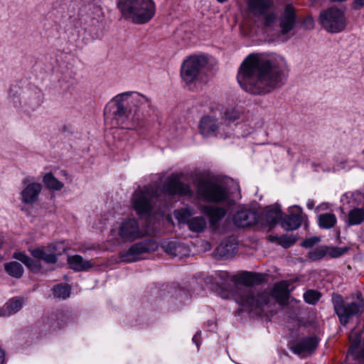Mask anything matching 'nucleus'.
Returning a JSON list of instances; mask_svg holds the SVG:
<instances>
[{"instance_id":"f257e3e1","label":"nucleus","mask_w":364,"mask_h":364,"mask_svg":"<svg viewBox=\"0 0 364 364\" xmlns=\"http://www.w3.org/2000/svg\"><path fill=\"white\" fill-rule=\"evenodd\" d=\"M287 71L284 57L276 54L252 53L241 63L237 79L245 92L263 95L283 84Z\"/></svg>"},{"instance_id":"f03ea898","label":"nucleus","mask_w":364,"mask_h":364,"mask_svg":"<svg viewBox=\"0 0 364 364\" xmlns=\"http://www.w3.org/2000/svg\"><path fill=\"white\" fill-rule=\"evenodd\" d=\"M264 279L262 273L245 272L240 277V284L235 289V300L247 308L253 317L264 314V307L269 303L271 297L282 305L287 303L289 298V284L286 281L274 284L271 293L255 286L262 284Z\"/></svg>"},{"instance_id":"7ed1b4c3","label":"nucleus","mask_w":364,"mask_h":364,"mask_svg":"<svg viewBox=\"0 0 364 364\" xmlns=\"http://www.w3.org/2000/svg\"><path fill=\"white\" fill-rule=\"evenodd\" d=\"M191 196L190 186L181 181L178 175L171 174L164 181L162 188L157 184L145 186L136 190L132 197V207L141 218H149L154 208H161L166 203L164 196Z\"/></svg>"},{"instance_id":"20e7f679","label":"nucleus","mask_w":364,"mask_h":364,"mask_svg":"<svg viewBox=\"0 0 364 364\" xmlns=\"http://www.w3.org/2000/svg\"><path fill=\"white\" fill-rule=\"evenodd\" d=\"M148 97L136 92H125L114 97L105 106V120L114 125L128 128L124 123L131 119L136 124L146 120L151 111Z\"/></svg>"},{"instance_id":"39448f33","label":"nucleus","mask_w":364,"mask_h":364,"mask_svg":"<svg viewBox=\"0 0 364 364\" xmlns=\"http://www.w3.org/2000/svg\"><path fill=\"white\" fill-rule=\"evenodd\" d=\"M117 5L122 16L135 24L149 22L156 11L153 0H117Z\"/></svg>"},{"instance_id":"423d86ee","label":"nucleus","mask_w":364,"mask_h":364,"mask_svg":"<svg viewBox=\"0 0 364 364\" xmlns=\"http://www.w3.org/2000/svg\"><path fill=\"white\" fill-rule=\"evenodd\" d=\"M70 18L77 16L85 31L97 27L102 22L103 11L100 6L87 0H72L68 7Z\"/></svg>"},{"instance_id":"0eeeda50","label":"nucleus","mask_w":364,"mask_h":364,"mask_svg":"<svg viewBox=\"0 0 364 364\" xmlns=\"http://www.w3.org/2000/svg\"><path fill=\"white\" fill-rule=\"evenodd\" d=\"M318 22L324 30L331 33H341L346 27L344 11L334 6L320 11Z\"/></svg>"},{"instance_id":"6e6552de","label":"nucleus","mask_w":364,"mask_h":364,"mask_svg":"<svg viewBox=\"0 0 364 364\" xmlns=\"http://www.w3.org/2000/svg\"><path fill=\"white\" fill-rule=\"evenodd\" d=\"M208 63L204 55H190L183 60L181 66V77L187 85L195 82Z\"/></svg>"},{"instance_id":"1a4fd4ad","label":"nucleus","mask_w":364,"mask_h":364,"mask_svg":"<svg viewBox=\"0 0 364 364\" xmlns=\"http://www.w3.org/2000/svg\"><path fill=\"white\" fill-rule=\"evenodd\" d=\"M198 194L205 200L212 203H222L227 200L228 191L225 186L209 179L198 181Z\"/></svg>"},{"instance_id":"9d476101","label":"nucleus","mask_w":364,"mask_h":364,"mask_svg":"<svg viewBox=\"0 0 364 364\" xmlns=\"http://www.w3.org/2000/svg\"><path fill=\"white\" fill-rule=\"evenodd\" d=\"M332 303L335 313L339 318L341 325L346 326L350 318L361 314L363 307V304L356 302L344 304L343 297L341 295H336L333 297Z\"/></svg>"},{"instance_id":"9b49d317","label":"nucleus","mask_w":364,"mask_h":364,"mask_svg":"<svg viewBox=\"0 0 364 364\" xmlns=\"http://www.w3.org/2000/svg\"><path fill=\"white\" fill-rule=\"evenodd\" d=\"M158 248L157 242L153 239H146L132 245L127 250L120 253V258L124 262L137 261L141 255L154 252Z\"/></svg>"},{"instance_id":"f8f14e48","label":"nucleus","mask_w":364,"mask_h":364,"mask_svg":"<svg viewBox=\"0 0 364 364\" xmlns=\"http://www.w3.org/2000/svg\"><path fill=\"white\" fill-rule=\"evenodd\" d=\"M193 208H181L175 211V216L181 224H186L193 232H202L206 227V220L203 216H193Z\"/></svg>"},{"instance_id":"ddd939ff","label":"nucleus","mask_w":364,"mask_h":364,"mask_svg":"<svg viewBox=\"0 0 364 364\" xmlns=\"http://www.w3.org/2000/svg\"><path fill=\"white\" fill-rule=\"evenodd\" d=\"M199 130L204 137L219 135L220 137L227 138L232 134L230 131H225L223 123H219L216 118L210 116L203 117L200 119Z\"/></svg>"},{"instance_id":"4468645a","label":"nucleus","mask_w":364,"mask_h":364,"mask_svg":"<svg viewBox=\"0 0 364 364\" xmlns=\"http://www.w3.org/2000/svg\"><path fill=\"white\" fill-rule=\"evenodd\" d=\"M297 23L296 9L293 5L287 4L279 18L280 33L283 36L289 34L296 27Z\"/></svg>"},{"instance_id":"2eb2a0df","label":"nucleus","mask_w":364,"mask_h":364,"mask_svg":"<svg viewBox=\"0 0 364 364\" xmlns=\"http://www.w3.org/2000/svg\"><path fill=\"white\" fill-rule=\"evenodd\" d=\"M118 234L123 241L132 242L142 237L143 231L140 229L137 220L130 218L120 224Z\"/></svg>"},{"instance_id":"dca6fc26","label":"nucleus","mask_w":364,"mask_h":364,"mask_svg":"<svg viewBox=\"0 0 364 364\" xmlns=\"http://www.w3.org/2000/svg\"><path fill=\"white\" fill-rule=\"evenodd\" d=\"M319 339L316 336L304 337L291 344L289 349L298 355H307L314 353L318 347Z\"/></svg>"},{"instance_id":"f3484780","label":"nucleus","mask_w":364,"mask_h":364,"mask_svg":"<svg viewBox=\"0 0 364 364\" xmlns=\"http://www.w3.org/2000/svg\"><path fill=\"white\" fill-rule=\"evenodd\" d=\"M30 181L29 178H25L23 180V183L26 186L21 192V202L28 205H33L38 200L42 191V185L39 183H31Z\"/></svg>"},{"instance_id":"a211bd4d","label":"nucleus","mask_w":364,"mask_h":364,"mask_svg":"<svg viewBox=\"0 0 364 364\" xmlns=\"http://www.w3.org/2000/svg\"><path fill=\"white\" fill-rule=\"evenodd\" d=\"M259 214L251 209L237 210L232 218L234 224L237 227L245 228L255 225L259 221Z\"/></svg>"},{"instance_id":"6ab92c4d","label":"nucleus","mask_w":364,"mask_h":364,"mask_svg":"<svg viewBox=\"0 0 364 364\" xmlns=\"http://www.w3.org/2000/svg\"><path fill=\"white\" fill-rule=\"evenodd\" d=\"M237 249V241L235 236L232 235L224 240L214 250V255L220 258H228L232 257Z\"/></svg>"},{"instance_id":"aec40b11","label":"nucleus","mask_w":364,"mask_h":364,"mask_svg":"<svg viewBox=\"0 0 364 364\" xmlns=\"http://www.w3.org/2000/svg\"><path fill=\"white\" fill-rule=\"evenodd\" d=\"M200 211L203 215L208 218L210 226L213 228H218V223L226 215V210L224 208L212 205L202 206Z\"/></svg>"},{"instance_id":"412c9836","label":"nucleus","mask_w":364,"mask_h":364,"mask_svg":"<svg viewBox=\"0 0 364 364\" xmlns=\"http://www.w3.org/2000/svg\"><path fill=\"white\" fill-rule=\"evenodd\" d=\"M161 247L165 252L173 257L184 255L186 250L184 245L176 239L164 240Z\"/></svg>"},{"instance_id":"4be33fe9","label":"nucleus","mask_w":364,"mask_h":364,"mask_svg":"<svg viewBox=\"0 0 364 364\" xmlns=\"http://www.w3.org/2000/svg\"><path fill=\"white\" fill-rule=\"evenodd\" d=\"M12 257L23 263L33 273H38L41 269V264L39 262L34 261L31 257L23 252H14Z\"/></svg>"},{"instance_id":"5701e85b","label":"nucleus","mask_w":364,"mask_h":364,"mask_svg":"<svg viewBox=\"0 0 364 364\" xmlns=\"http://www.w3.org/2000/svg\"><path fill=\"white\" fill-rule=\"evenodd\" d=\"M68 263L70 267L75 272L86 271L92 267V264L82 258L79 255L69 256Z\"/></svg>"},{"instance_id":"b1692460","label":"nucleus","mask_w":364,"mask_h":364,"mask_svg":"<svg viewBox=\"0 0 364 364\" xmlns=\"http://www.w3.org/2000/svg\"><path fill=\"white\" fill-rule=\"evenodd\" d=\"M272 0H248V5L255 14L263 15L272 6Z\"/></svg>"},{"instance_id":"393cba45","label":"nucleus","mask_w":364,"mask_h":364,"mask_svg":"<svg viewBox=\"0 0 364 364\" xmlns=\"http://www.w3.org/2000/svg\"><path fill=\"white\" fill-rule=\"evenodd\" d=\"M23 299L21 297H15L10 299L1 309V316H10L19 311L22 308Z\"/></svg>"},{"instance_id":"a878e982","label":"nucleus","mask_w":364,"mask_h":364,"mask_svg":"<svg viewBox=\"0 0 364 364\" xmlns=\"http://www.w3.org/2000/svg\"><path fill=\"white\" fill-rule=\"evenodd\" d=\"M302 223V218L299 214H289L281 221L282 227L287 230L298 229Z\"/></svg>"},{"instance_id":"bb28decb","label":"nucleus","mask_w":364,"mask_h":364,"mask_svg":"<svg viewBox=\"0 0 364 364\" xmlns=\"http://www.w3.org/2000/svg\"><path fill=\"white\" fill-rule=\"evenodd\" d=\"M4 270L10 277L15 279H20L23 277L24 269L23 266L16 261L6 262L4 264Z\"/></svg>"},{"instance_id":"cd10ccee","label":"nucleus","mask_w":364,"mask_h":364,"mask_svg":"<svg viewBox=\"0 0 364 364\" xmlns=\"http://www.w3.org/2000/svg\"><path fill=\"white\" fill-rule=\"evenodd\" d=\"M240 118V113L236 109H227L223 114V121L222 122L224 124V128L225 129V131H230L231 132V130L229 129V127L231 124H235L237 125L238 122L236 121L239 119Z\"/></svg>"},{"instance_id":"c85d7f7f","label":"nucleus","mask_w":364,"mask_h":364,"mask_svg":"<svg viewBox=\"0 0 364 364\" xmlns=\"http://www.w3.org/2000/svg\"><path fill=\"white\" fill-rule=\"evenodd\" d=\"M282 213L279 206H275L267 210L264 215V221L268 225H275L282 219Z\"/></svg>"},{"instance_id":"c756f323","label":"nucleus","mask_w":364,"mask_h":364,"mask_svg":"<svg viewBox=\"0 0 364 364\" xmlns=\"http://www.w3.org/2000/svg\"><path fill=\"white\" fill-rule=\"evenodd\" d=\"M45 186L50 190L60 191L64 187V184L57 179L51 173H46L43 177Z\"/></svg>"},{"instance_id":"7c9ffc66","label":"nucleus","mask_w":364,"mask_h":364,"mask_svg":"<svg viewBox=\"0 0 364 364\" xmlns=\"http://www.w3.org/2000/svg\"><path fill=\"white\" fill-rule=\"evenodd\" d=\"M364 221V210L363 208H353L348 213V225H357Z\"/></svg>"},{"instance_id":"2f4dec72","label":"nucleus","mask_w":364,"mask_h":364,"mask_svg":"<svg viewBox=\"0 0 364 364\" xmlns=\"http://www.w3.org/2000/svg\"><path fill=\"white\" fill-rule=\"evenodd\" d=\"M336 223V217L333 213H323L318 217L319 226L323 229L333 228Z\"/></svg>"},{"instance_id":"473e14b6","label":"nucleus","mask_w":364,"mask_h":364,"mask_svg":"<svg viewBox=\"0 0 364 364\" xmlns=\"http://www.w3.org/2000/svg\"><path fill=\"white\" fill-rule=\"evenodd\" d=\"M53 293L55 297L65 299L70 296V288L67 284H59L53 287Z\"/></svg>"},{"instance_id":"72a5a7b5","label":"nucleus","mask_w":364,"mask_h":364,"mask_svg":"<svg viewBox=\"0 0 364 364\" xmlns=\"http://www.w3.org/2000/svg\"><path fill=\"white\" fill-rule=\"evenodd\" d=\"M328 250V247L327 246L315 248L308 252V257L313 261L320 260L326 255Z\"/></svg>"},{"instance_id":"f704fd0d","label":"nucleus","mask_w":364,"mask_h":364,"mask_svg":"<svg viewBox=\"0 0 364 364\" xmlns=\"http://www.w3.org/2000/svg\"><path fill=\"white\" fill-rule=\"evenodd\" d=\"M321 296L318 291L310 289L304 294V299L305 302L314 305L319 300Z\"/></svg>"},{"instance_id":"c9c22d12","label":"nucleus","mask_w":364,"mask_h":364,"mask_svg":"<svg viewBox=\"0 0 364 364\" xmlns=\"http://www.w3.org/2000/svg\"><path fill=\"white\" fill-rule=\"evenodd\" d=\"M297 240V237L294 235L286 234L281 236L279 245L284 248H289L292 246Z\"/></svg>"},{"instance_id":"e433bc0d","label":"nucleus","mask_w":364,"mask_h":364,"mask_svg":"<svg viewBox=\"0 0 364 364\" xmlns=\"http://www.w3.org/2000/svg\"><path fill=\"white\" fill-rule=\"evenodd\" d=\"M349 248L347 247H332L328 248V254L331 258H338L348 251Z\"/></svg>"},{"instance_id":"4c0bfd02","label":"nucleus","mask_w":364,"mask_h":364,"mask_svg":"<svg viewBox=\"0 0 364 364\" xmlns=\"http://www.w3.org/2000/svg\"><path fill=\"white\" fill-rule=\"evenodd\" d=\"M220 281H217L216 283L220 286L222 289H227L229 285V274L227 272L220 271L217 273Z\"/></svg>"},{"instance_id":"58836bf2","label":"nucleus","mask_w":364,"mask_h":364,"mask_svg":"<svg viewBox=\"0 0 364 364\" xmlns=\"http://www.w3.org/2000/svg\"><path fill=\"white\" fill-rule=\"evenodd\" d=\"M20 93L18 90L11 89L9 91V99L12 101L14 107L21 105Z\"/></svg>"},{"instance_id":"ea45409f","label":"nucleus","mask_w":364,"mask_h":364,"mask_svg":"<svg viewBox=\"0 0 364 364\" xmlns=\"http://www.w3.org/2000/svg\"><path fill=\"white\" fill-rule=\"evenodd\" d=\"M321 238L319 237L313 236L309 238H306L301 242V246L304 248H311L316 243L319 242Z\"/></svg>"},{"instance_id":"a19ab883","label":"nucleus","mask_w":364,"mask_h":364,"mask_svg":"<svg viewBox=\"0 0 364 364\" xmlns=\"http://www.w3.org/2000/svg\"><path fill=\"white\" fill-rule=\"evenodd\" d=\"M277 20V15L272 12L264 16V25L267 27L272 26Z\"/></svg>"},{"instance_id":"79ce46f5","label":"nucleus","mask_w":364,"mask_h":364,"mask_svg":"<svg viewBox=\"0 0 364 364\" xmlns=\"http://www.w3.org/2000/svg\"><path fill=\"white\" fill-rule=\"evenodd\" d=\"M42 260L47 264H55L58 262V257L54 253L48 254L45 252Z\"/></svg>"},{"instance_id":"37998d69","label":"nucleus","mask_w":364,"mask_h":364,"mask_svg":"<svg viewBox=\"0 0 364 364\" xmlns=\"http://www.w3.org/2000/svg\"><path fill=\"white\" fill-rule=\"evenodd\" d=\"M302 26L306 30H311L314 27V21L311 16H307L302 21Z\"/></svg>"},{"instance_id":"c03bdc74","label":"nucleus","mask_w":364,"mask_h":364,"mask_svg":"<svg viewBox=\"0 0 364 364\" xmlns=\"http://www.w3.org/2000/svg\"><path fill=\"white\" fill-rule=\"evenodd\" d=\"M29 252L34 258L41 260L45 253L42 248L29 249Z\"/></svg>"},{"instance_id":"a18cd8bd","label":"nucleus","mask_w":364,"mask_h":364,"mask_svg":"<svg viewBox=\"0 0 364 364\" xmlns=\"http://www.w3.org/2000/svg\"><path fill=\"white\" fill-rule=\"evenodd\" d=\"M200 336L201 332L198 331L196 333V334L193 336L192 338V341L196 345L198 350H199V346L200 343Z\"/></svg>"},{"instance_id":"49530a36","label":"nucleus","mask_w":364,"mask_h":364,"mask_svg":"<svg viewBox=\"0 0 364 364\" xmlns=\"http://www.w3.org/2000/svg\"><path fill=\"white\" fill-rule=\"evenodd\" d=\"M364 6V0H354L353 8L355 10H360Z\"/></svg>"},{"instance_id":"de8ad7c7","label":"nucleus","mask_w":364,"mask_h":364,"mask_svg":"<svg viewBox=\"0 0 364 364\" xmlns=\"http://www.w3.org/2000/svg\"><path fill=\"white\" fill-rule=\"evenodd\" d=\"M280 239H281V236H277V235H269V240L272 242H277V244H279V242H280Z\"/></svg>"},{"instance_id":"09e8293b","label":"nucleus","mask_w":364,"mask_h":364,"mask_svg":"<svg viewBox=\"0 0 364 364\" xmlns=\"http://www.w3.org/2000/svg\"><path fill=\"white\" fill-rule=\"evenodd\" d=\"M4 357H5L4 351L2 350L1 349H0V364L4 363Z\"/></svg>"},{"instance_id":"8fccbe9b","label":"nucleus","mask_w":364,"mask_h":364,"mask_svg":"<svg viewBox=\"0 0 364 364\" xmlns=\"http://www.w3.org/2000/svg\"><path fill=\"white\" fill-rule=\"evenodd\" d=\"M307 208L310 210L313 209L314 207V202L311 200H309L308 202H307Z\"/></svg>"},{"instance_id":"3c124183","label":"nucleus","mask_w":364,"mask_h":364,"mask_svg":"<svg viewBox=\"0 0 364 364\" xmlns=\"http://www.w3.org/2000/svg\"><path fill=\"white\" fill-rule=\"evenodd\" d=\"M330 1L332 2H343V1H346V0H330Z\"/></svg>"},{"instance_id":"603ef678","label":"nucleus","mask_w":364,"mask_h":364,"mask_svg":"<svg viewBox=\"0 0 364 364\" xmlns=\"http://www.w3.org/2000/svg\"><path fill=\"white\" fill-rule=\"evenodd\" d=\"M295 208H297L300 213H301L302 209H301V208L300 206L296 205Z\"/></svg>"},{"instance_id":"864d4df0","label":"nucleus","mask_w":364,"mask_h":364,"mask_svg":"<svg viewBox=\"0 0 364 364\" xmlns=\"http://www.w3.org/2000/svg\"><path fill=\"white\" fill-rule=\"evenodd\" d=\"M50 248H51L53 250H54V251H55V250H56V247H55V245H52V246H50Z\"/></svg>"},{"instance_id":"5fc2aeb1","label":"nucleus","mask_w":364,"mask_h":364,"mask_svg":"<svg viewBox=\"0 0 364 364\" xmlns=\"http://www.w3.org/2000/svg\"><path fill=\"white\" fill-rule=\"evenodd\" d=\"M218 2L223 3L225 2L227 0H217Z\"/></svg>"},{"instance_id":"6e6d98bb","label":"nucleus","mask_w":364,"mask_h":364,"mask_svg":"<svg viewBox=\"0 0 364 364\" xmlns=\"http://www.w3.org/2000/svg\"><path fill=\"white\" fill-rule=\"evenodd\" d=\"M59 316H62V317H63V314L62 313H60V314H59Z\"/></svg>"},{"instance_id":"4d7b16f0","label":"nucleus","mask_w":364,"mask_h":364,"mask_svg":"<svg viewBox=\"0 0 364 364\" xmlns=\"http://www.w3.org/2000/svg\"><path fill=\"white\" fill-rule=\"evenodd\" d=\"M2 259V257L0 255V260Z\"/></svg>"}]
</instances>
